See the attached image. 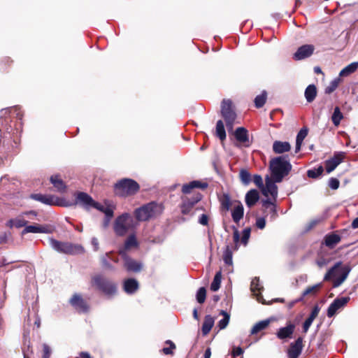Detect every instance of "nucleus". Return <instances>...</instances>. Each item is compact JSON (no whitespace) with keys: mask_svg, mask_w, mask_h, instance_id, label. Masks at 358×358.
<instances>
[{"mask_svg":"<svg viewBox=\"0 0 358 358\" xmlns=\"http://www.w3.org/2000/svg\"><path fill=\"white\" fill-rule=\"evenodd\" d=\"M292 167L287 155L273 158L269 165L272 179L277 182H282L283 178L289 173Z\"/></svg>","mask_w":358,"mask_h":358,"instance_id":"1","label":"nucleus"},{"mask_svg":"<svg viewBox=\"0 0 358 358\" xmlns=\"http://www.w3.org/2000/svg\"><path fill=\"white\" fill-rule=\"evenodd\" d=\"M352 268L348 264L343 265L341 261L337 262L328 270L324 276V281L333 280V287H339L348 278Z\"/></svg>","mask_w":358,"mask_h":358,"instance_id":"2","label":"nucleus"},{"mask_svg":"<svg viewBox=\"0 0 358 358\" xmlns=\"http://www.w3.org/2000/svg\"><path fill=\"white\" fill-rule=\"evenodd\" d=\"M163 209L162 204L151 201L136 208L134 215L138 222H145L161 215Z\"/></svg>","mask_w":358,"mask_h":358,"instance_id":"3","label":"nucleus"},{"mask_svg":"<svg viewBox=\"0 0 358 358\" xmlns=\"http://www.w3.org/2000/svg\"><path fill=\"white\" fill-rule=\"evenodd\" d=\"M140 189L138 183L131 178H122L114 185V192L119 197L126 198L135 195Z\"/></svg>","mask_w":358,"mask_h":358,"instance_id":"4","label":"nucleus"},{"mask_svg":"<svg viewBox=\"0 0 358 358\" xmlns=\"http://www.w3.org/2000/svg\"><path fill=\"white\" fill-rule=\"evenodd\" d=\"M136 227L133 217L128 213L117 216L114 222L113 229L118 236H124L127 231Z\"/></svg>","mask_w":358,"mask_h":358,"instance_id":"5","label":"nucleus"},{"mask_svg":"<svg viewBox=\"0 0 358 358\" xmlns=\"http://www.w3.org/2000/svg\"><path fill=\"white\" fill-rule=\"evenodd\" d=\"M49 243L50 247L59 253L78 255L84 252V248L80 245L59 241L52 237L49 238Z\"/></svg>","mask_w":358,"mask_h":358,"instance_id":"6","label":"nucleus"},{"mask_svg":"<svg viewBox=\"0 0 358 358\" xmlns=\"http://www.w3.org/2000/svg\"><path fill=\"white\" fill-rule=\"evenodd\" d=\"M92 283L99 290L108 296H113L117 294V285L101 275L94 276L92 278Z\"/></svg>","mask_w":358,"mask_h":358,"instance_id":"7","label":"nucleus"},{"mask_svg":"<svg viewBox=\"0 0 358 358\" xmlns=\"http://www.w3.org/2000/svg\"><path fill=\"white\" fill-rule=\"evenodd\" d=\"M221 113L229 130L233 129L236 114L232 109V102L229 99H224L221 105Z\"/></svg>","mask_w":358,"mask_h":358,"instance_id":"8","label":"nucleus"},{"mask_svg":"<svg viewBox=\"0 0 358 358\" xmlns=\"http://www.w3.org/2000/svg\"><path fill=\"white\" fill-rule=\"evenodd\" d=\"M345 153L336 152L334 156L325 161V169L327 173H331L343 161Z\"/></svg>","mask_w":358,"mask_h":358,"instance_id":"9","label":"nucleus"},{"mask_svg":"<svg viewBox=\"0 0 358 358\" xmlns=\"http://www.w3.org/2000/svg\"><path fill=\"white\" fill-rule=\"evenodd\" d=\"M120 255L124 260V267L129 272H139L142 269V264L139 262L131 259L124 250H120Z\"/></svg>","mask_w":358,"mask_h":358,"instance_id":"10","label":"nucleus"},{"mask_svg":"<svg viewBox=\"0 0 358 358\" xmlns=\"http://www.w3.org/2000/svg\"><path fill=\"white\" fill-rule=\"evenodd\" d=\"M201 199L202 196L201 194H196L191 198L184 199L180 206L181 213L183 215H188L191 212L194 205L201 201Z\"/></svg>","mask_w":358,"mask_h":358,"instance_id":"11","label":"nucleus"},{"mask_svg":"<svg viewBox=\"0 0 358 358\" xmlns=\"http://www.w3.org/2000/svg\"><path fill=\"white\" fill-rule=\"evenodd\" d=\"M350 301L349 296H344L335 299L333 302L329 305L327 309V316L329 317H333L337 310L344 307Z\"/></svg>","mask_w":358,"mask_h":358,"instance_id":"12","label":"nucleus"},{"mask_svg":"<svg viewBox=\"0 0 358 358\" xmlns=\"http://www.w3.org/2000/svg\"><path fill=\"white\" fill-rule=\"evenodd\" d=\"M315 47L310 44H306L299 47L293 55L295 61H299L310 57L314 52Z\"/></svg>","mask_w":358,"mask_h":358,"instance_id":"13","label":"nucleus"},{"mask_svg":"<svg viewBox=\"0 0 358 358\" xmlns=\"http://www.w3.org/2000/svg\"><path fill=\"white\" fill-rule=\"evenodd\" d=\"M94 201L92 197L85 192H80L76 194V203H79L86 210L92 208Z\"/></svg>","mask_w":358,"mask_h":358,"instance_id":"14","label":"nucleus"},{"mask_svg":"<svg viewBox=\"0 0 358 358\" xmlns=\"http://www.w3.org/2000/svg\"><path fill=\"white\" fill-rule=\"evenodd\" d=\"M10 110H13V112L15 113L17 117L20 120L18 124L16 125L15 130L17 132H19V134L20 135L22 133V113L19 107L15 106L11 108L1 109L0 110V124H3V122H1V119L3 117H6L10 112Z\"/></svg>","mask_w":358,"mask_h":358,"instance_id":"15","label":"nucleus"},{"mask_svg":"<svg viewBox=\"0 0 358 358\" xmlns=\"http://www.w3.org/2000/svg\"><path fill=\"white\" fill-rule=\"evenodd\" d=\"M303 350V338L299 337L294 342L291 343L287 350L288 358H298Z\"/></svg>","mask_w":358,"mask_h":358,"instance_id":"16","label":"nucleus"},{"mask_svg":"<svg viewBox=\"0 0 358 358\" xmlns=\"http://www.w3.org/2000/svg\"><path fill=\"white\" fill-rule=\"evenodd\" d=\"M71 305L80 313H86L88 310V306L78 294H75L69 300Z\"/></svg>","mask_w":358,"mask_h":358,"instance_id":"17","label":"nucleus"},{"mask_svg":"<svg viewBox=\"0 0 358 358\" xmlns=\"http://www.w3.org/2000/svg\"><path fill=\"white\" fill-rule=\"evenodd\" d=\"M234 136L237 141L243 144L245 147H249L250 142L248 136V131L244 127H238L235 132Z\"/></svg>","mask_w":358,"mask_h":358,"instance_id":"18","label":"nucleus"},{"mask_svg":"<svg viewBox=\"0 0 358 358\" xmlns=\"http://www.w3.org/2000/svg\"><path fill=\"white\" fill-rule=\"evenodd\" d=\"M295 329V325L292 323H289L286 327L280 328L277 333L276 336L281 340L286 338H291Z\"/></svg>","mask_w":358,"mask_h":358,"instance_id":"19","label":"nucleus"},{"mask_svg":"<svg viewBox=\"0 0 358 358\" xmlns=\"http://www.w3.org/2000/svg\"><path fill=\"white\" fill-rule=\"evenodd\" d=\"M277 182L275 180H272L268 178L266 180V187L263 189L262 193L265 196H268V194H270L272 197L275 199L278 196V187L275 185Z\"/></svg>","mask_w":358,"mask_h":358,"instance_id":"20","label":"nucleus"},{"mask_svg":"<svg viewBox=\"0 0 358 358\" xmlns=\"http://www.w3.org/2000/svg\"><path fill=\"white\" fill-rule=\"evenodd\" d=\"M138 287V282L134 278L127 279L123 282V289L127 294H134Z\"/></svg>","mask_w":358,"mask_h":358,"instance_id":"21","label":"nucleus"},{"mask_svg":"<svg viewBox=\"0 0 358 358\" xmlns=\"http://www.w3.org/2000/svg\"><path fill=\"white\" fill-rule=\"evenodd\" d=\"M50 232V230L45 226H40V225H26L24 229L22 231V235H24L28 233H43L48 234Z\"/></svg>","mask_w":358,"mask_h":358,"instance_id":"22","label":"nucleus"},{"mask_svg":"<svg viewBox=\"0 0 358 358\" xmlns=\"http://www.w3.org/2000/svg\"><path fill=\"white\" fill-rule=\"evenodd\" d=\"M30 197L37 201H39L42 203L46 205H53V204H59L58 203L55 202L54 196L50 195H45L42 194H33L30 196Z\"/></svg>","mask_w":358,"mask_h":358,"instance_id":"23","label":"nucleus"},{"mask_svg":"<svg viewBox=\"0 0 358 358\" xmlns=\"http://www.w3.org/2000/svg\"><path fill=\"white\" fill-rule=\"evenodd\" d=\"M291 145L287 141H275L273 143V150L276 154H282L289 151Z\"/></svg>","mask_w":358,"mask_h":358,"instance_id":"24","label":"nucleus"},{"mask_svg":"<svg viewBox=\"0 0 358 358\" xmlns=\"http://www.w3.org/2000/svg\"><path fill=\"white\" fill-rule=\"evenodd\" d=\"M259 199V194L257 189H250L245 194V203L246 205L250 208L254 206Z\"/></svg>","mask_w":358,"mask_h":358,"instance_id":"25","label":"nucleus"},{"mask_svg":"<svg viewBox=\"0 0 358 358\" xmlns=\"http://www.w3.org/2000/svg\"><path fill=\"white\" fill-rule=\"evenodd\" d=\"M341 240V236L335 233L327 234L324 236V244L329 248H334Z\"/></svg>","mask_w":358,"mask_h":358,"instance_id":"26","label":"nucleus"},{"mask_svg":"<svg viewBox=\"0 0 358 358\" xmlns=\"http://www.w3.org/2000/svg\"><path fill=\"white\" fill-rule=\"evenodd\" d=\"M215 323V319L210 315L205 316L204 321L201 327L202 334L206 336L213 328Z\"/></svg>","mask_w":358,"mask_h":358,"instance_id":"27","label":"nucleus"},{"mask_svg":"<svg viewBox=\"0 0 358 358\" xmlns=\"http://www.w3.org/2000/svg\"><path fill=\"white\" fill-rule=\"evenodd\" d=\"M244 215V208L243 205L239 203L236 206H235L231 211V217L233 221L236 224H238L240 220L243 217Z\"/></svg>","mask_w":358,"mask_h":358,"instance_id":"28","label":"nucleus"},{"mask_svg":"<svg viewBox=\"0 0 358 358\" xmlns=\"http://www.w3.org/2000/svg\"><path fill=\"white\" fill-rule=\"evenodd\" d=\"M304 96L307 102H313L317 96L316 86L313 84L309 85L305 90Z\"/></svg>","mask_w":358,"mask_h":358,"instance_id":"29","label":"nucleus"},{"mask_svg":"<svg viewBox=\"0 0 358 358\" xmlns=\"http://www.w3.org/2000/svg\"><path fill=\"white\" fill-rule=\"evenodd\" d=\"M50 182L59 192H64L66 186L63 180L57 175L50 177Z\"/></svg>","mask_w":358,"mask_h":358,"instance_id":"30","label":"nucleus"},{"mask_svg":"<svg viewBox=\"0 0 358 358\" xmlns=\"http://www.w3.org/2000/svg\"><path fill=\"white\" fill-rule=\"evenodd\" d=\"M270 320H264L256 323L250 331L251 334H256L262 330L265 329L269 324Z\"/></svg>","mask_w":358,"mask_h":358,"instance_id":"31","label":"nucleus"},{"mask_svg":"<svg viewBox=\"0 0 358 358\" xmlns=\"http://www.w3.org/2000/svg\"><path fill=\"white\" fill-rule=\"evenodd\" d=\"M358 68V62H352L343 68L339 73L340 76H347L355 72Z\"/></svg>","mask_w":358,"mask_h":358,"instance_id":"32","label":"nucleus"},{"mask_svg":"<svg viewBox=\"0 0 358 358\" xmlns=\"http://www.w3.org/2000/svg\"><path fill=\"white\" fill-rule=\"evenodd\" d=\"M220 315L223 316V318L218 322L217 327L222 330L225 329L228 325L230 320V315L227 311L223 310L220 311Z\"/></svg>","mask_w":358,"mask_h":358,"instance_id":"33","label":"nucleus"},{"mask_svg":"<svg viewBox=\"0 0 358 358\" xmlns=\"http://www.w3.org/2000/svg\"><path fill=\"white\" fill-rule=\"evenodd\" d=\"M267 98V93L265 90H263L262 93L255 98L254 102L256 108H262L266 103Z\"/></svg>","mask_w":358,"mask_h":358,"instance_id":"34","label":"nucleus"},{"mask_svg":"<svg viewBox=\"0 0 358 358\" xmlns=\"http://www.w3.org/2000/svg\"><path fill=\"white\" fill-rule=\"evenodd\" d=\"M216 136L223 141L226 138V131L224 123L222 120H218L216 124Z\"/></svg>","mask_w":358,"mask_h":358,"instance_id":"35","label":"nucleus"},{"mask_svg":"<svg viewBox=\"0 0 358 358\" xmlns=\"http://www.w3.org/2000/svg\"><path fill=\"white\" fill-rule=\"evenodd\" d=\"M251 291L257 296V300L260 301V298H262V296H259V298L258 297V294L256 293L259 292L260 293L261 290L263 289V287L262 286L259 279L258 278H255L252 282H251Z\"/></svg>","mask_w":358,"mask_h":358,"instance_id":"36","label":"nucleus"},{"mask_svg":"<svg viewBox=\"0 0 358 358\" xmlns=\"http://www.w3.org/2000/svg\"><path fill=\"white\" fill-rule=\"evenodd\" d=\"M222 280L221 271H218L215 273L213 280L210 285V289L213 292L217 291L220 287Z\"/></svg>","mask_w":358,"mask_h":358,"instance_id":"37","label":"nucleus"},{"mask_svg":"<svg viewBox=\"0 0 358 358\" xmlns=\"http://www.w3.org/2000/svg\"><path fill=\"white\" fill-rule=\"evenodd\" d=\"M343 116L342 113L341 112V110L339 107L336 106L334 108L333 115L331 116V120L333 124L335 126H338L341 123V120L343 119Z\"/></svg>","mask_w":358,"mask_h":358,"instance_id":"38","label":"nucleus"},{"mask_svg":"<svg viewBox=\"0 0 358 358\" xmlns=\"http://www.w3.org/2000/svg\"><path fill=\"white\" fill-rule=\"evenodd\" d=\"M138 241L134 234L130 235L124 242V250H129L131 248L137 247Z\"/></svg>","mask_w":358,"mask_h":358,"instance_id":"39","label":"nucleus"},{"mask_svg":"<svg viewBox=\"0 0 358 358\" xmlns=\"http://www.w3.org/2000/svg\"><path fill=\"white\" fill-rule=\"evenodd\" d=\"M240 179L242 183L245 185H248L251 182V174L246 169H241L240 171Z\"/></svg>","mask_w":358,"mask_h":358,"instance_id":"40","label":"nucleus"},{"mask_svg":"<svg viewBox=\"0 0 358 358\" xmlns=\"http://www.w3.org/2000/svg\"><path fill=\"white\" fill-rule=\"evenodd\" d=\"M232 251L229 245H227L223 252V260L226 264L231 265L233 263L232 260Z\"/></svg>","mask_w":358,"mask_h":358,"instance_id":"41","label":"nucleus"},{"mask_svg":"<svg viewBox=\"0 0 358 358\" xmlns=\"http://www.w3.org/2000/svg\"><path fill=\"white\" fill-rule=\"evenodd\" d=\"M221 206L225 210L230 209L231 201L230 196L228 194H224L220 199Z\"/></svg>","mask_w":358,"mask_h":358,"instance_id":"42","label":"nucleus"},{"mask_svg":"<svg viewBox=\"0 0 358 358\" xmlns=\"http://www.w3.org/2000/svg\"><path fill=\"white\" fill-rule=\"evenodd\" d=\"M322 285V283H318L316 285H314L311 287H308L306 288L302 293V295L299 299H296L295 302H300L303 299V297L306 295L313 293V292H315L318 288H320Z\"/></svg>","mask_w":358,"mask_h":358,"instance_id":"43","label":"nucleus"},{"mask_svg":"<svg viewBox=\"0 0 358 358\" xmlns=\"http://www.w3.org/2000/svg\"><path fill=\"white\" fill-rule=\"evenodd\" d=\"M324 169L322 166H318L317 169H309L307 171V176L310 178H317L323 173Z\"/></svg>","mask_w":358,"mask_h":358,"instance_id":"44","label":"nucleus"},{"mask_svg":"<svg viewBox=\"0 0 358 358\" xmlns=\"http://www.w3.org/2000/svg\"><path fill=\"white\" fill-rule=\"evenodd\" d=\"M339 81V78H335L331 81L329 85L324 90L325 93L329 94L332 93L338 87Z\"/></svg>","mask_w":358,"mask_h":358,"instance_id":"45","label":"nucleus"},{"mask_svg":"<svg viewBox=\"0 0 358 358\" xmlns=\"http://www.w3.org/2000/svg\"><path fill=\"white\" fill-rule=\"evenodd\" d=\"M206 296V290L205 287H200L196 294V301L199 303H204Z\"/></svg>","mask_w":358,"mask_h":358,"instance_id":"46","label":"nucleus"},{"mask_svg":"<svg viewBox=\"0 0 358 358\" xmlns=\"http://www.w3.org/2000/svg\"><path fill=\"white\" fill-rule=\"evenodd\" d=\"M108 253H106V255H104L101 257V261L102 266L106 269H108L110 271H114L115 267L108 262Z\"/></svg>","mask_w":358,"mask_h":358,"instance_id":"47","label":"nucleus"},{"mask_svg":"<svg viewBox=\"0 0 358 358\" xmlns=\"http://www.w3.org/2000/svg\"><path fill=\"white\" fill-rule=\"evenodd\" d=\"M263 206L266 208L271 207V212L273 213V215L275 217L277 215V210L276 207L273 202L270 201V199H266L262 201Z\"/></svg>","mask_w":358,"mask_h":358,"instance_id":"48","label":"nucleus"},{"mask_svg":"<svg viewBox=\"0 0 358 358\" xmlns=\"http://www.w3.org/2000/svg\"><path fill=\"white\" fill-rule=\"evenodd\" d=\"M102 213L105 214V217L107 219V222H110L111 218L113 217L114 215L113 208L110 206H106V208H104Z\"/></svg>","mask_w":358,"mask_h":358,"instance_id":"49","label":"nucleus"},{"mask_svg":"<svg viewBox=\"0 0 358 358\" xmlns=\"http://www.w3.org/2000/svg\"><path fill=\"white\" fill-rule=\"evenodd\" d=\"M308 135V129L302 128L296 135V141L303 143L304 138Z\"/></svg>","mask_w":358,"mask_h":358,"instance_id":"50","label":"nucleus"},{"mask_svg":"<svg viewBox=\"0 0 358 358\" xmlns=\"http://www.w3.org/2000/svg\"><path fill=\"white\" fill-rule=\"evenodd\" d=\"M250 236V229L245 228L243 231V236L241 238V242L245 245H247L248 240Z\"/></svg>","mask_w":358,"mask_h":358,"instance_id":"51","label":"nucleus"},{"mask_svg":"<svg viewBox=\"0 0 358 358\" xmlns=\"http://www.w3.org/2000/svg\"><path fill=\"white\" fill-rule=\"evenodd\" d=\"M14 221H15V227H16L17 229L23 227H25L27 224V220H25L24 219L21 218L20 217L14 219Z\"/></svg>","mask_w":358,"mask_h":358,"instance_id":"52","label":"nucleus"},{"mask_svg":"<svg viewBox=\"0 0 358 358\" xmlns=\"http://www.w3.org/2000/svg\"><path fill=\"white\" fill-rule=\"evenodd\" d=\"M328 185L331 189H337L339 187L340 182L336 178H331Z\"/></svg>","mask_w":358,"mask_h":358,"instance_id":"53","label":"nucleus"},{"mask_svg":"<svg viewBox=\"0 0 358 358\" xmlns=\"http://www.w3.org/2000/svg\"><path fill=\"white\" fill-rule=\"evenodd\" d=\"M253 182L259 188L264 187L263 180L260 175H255L253 176Z\"/></svg>","mask_w":358,"mask_h":358,"instance_id":"54","label":"nucleus"},{"mask_svg":"<svg viewBox=\"0 0 358 358\" xmlns=\"http://www.w3.org/2000/svg\"><path fill=\"white\" fill-rule=\"evenodd\" d=\"M166 343L170 344V347L169 348H164L162 349V351L165 355H172L173 354L172 350L176 348V345L171 341H167Z\"/></svg>","mask_w":358,"mask_h":358,"instance_id":"55","label":"nucleus"},{"mask_svg":"<svg viewBox=\"0 0 358 358\" xmlns=\"http://www.w3.org/2000/svg\"><path fill=\"white\" fill-rule=\"evenodd\" d=\"M208 216L203 213L199 217L198 222L203 226H207L208 224Z\"/></svg>","mask_w":358,"mask_h":358,"instance_id":"56","label":"nucleus"},{"mask_svg":"<svg viewBox=\"0 0 358 358\" xmlns=\"http://www.w3.org/2000/svg\"><path fill=\"white\" fill-rule=\"evenodd\" d=\"M191 184L192 185L193 189H194V188L205 189L208 187L207 183L201 182L199 180H193L191 182Z\"/></svg>","mask_w":358,"mask_h":358,"instance_id":"57","label":"nucleus"},{"mask_svg":"<svg viewBox=\"0 0 358 358\" xmlns=\"http://www.w3.org/2000/svg\"><path fill=\"white\" fill-rule=\"evenodd\" d=\"M244 351L241 347H234L231 355L233 357L241 356L243 354Z\"/></svg>","mask_w":358,"mask_h":358,"instance_id":"58","label":"nucleus"},{"mask_svg":"<svg viewBox=\"0 0 358 358\" xmlns=\"http://www.w3.org/2000/svg\"><path fill=\"white\" fill-rule=\"evenodd\" d=\"M314 320L308 317L303 324V331L306 333Z\"/></svg>","mask_w":358,"mask_h":358,"instance_id":"59","label":"nucleus"},{"mask_svg":"<svg viewBox=\"0 0 358 358\" xmlns=\"http://www.w3.org/2000/svg\"><path fill=\"white\" fill-rule=\"evenodd\" d=\"M43 358H50L51 355V349L47 344L43 345Z\"/></svg>","mask_w":358,"mask_h":358,"instance_id":"60","label":"nucleus"},{"mask_svg":"<svg viewBox=\"0 0 358 358\" xmlns=\"http://www.w3.org/2000/svg\"><path fill=\"white\" fill-rule=\"evenodd\" d=\"M320 310V308L317 305L313 307V308L312 309L311 313H310V315L308 316V317H310V319H313L314 320L317 317Z\"/></svg>","mask_w":358,"mask_h":358,"instance_id":"61","label":"nucleus"},{"mask_svg":"<svg viewBox=\"0 0 358 358\" xmlns=\"http://www.w3.org/2000/svg\"><path fill=\"white\" fill-rule=\"evenodd\" d=\"M256 226L260 229H263L266 226V220L264 217H258L256 220Z\"/></svg>","mask_w":358,"mask_h":358,"instance_id":"62","label":"nucleus"},{"mask_svg":"<svg viewBox=\"0 0 358 358\" xmlns=\"http://www.w3.org/2000/svg\"><path fill=\"white\" fill-rule=\"evenodd\" d=\"M193 189L192 185L191 182L189 183L184 184L182 187V192L184 194H189Z\"/></svg>","mask_w":358,"mask_h":358,"instance_id":"63","label":"nucleus"},{"mask_svg":"<svg viewBox=\"0 0 358 358\" xmlns=\"http://www.w3.org/2000/svg\"><path fill=\"white\" fill-rule=\"evenodd\" d=\"M92 208H95L101 212H103V210H104V208H106V206H104L100 203L94 201Z\"/></svg>","mask_w":358,"mask_h":358,"instance_id":"64","label":"nucleus"}]
</instances>
